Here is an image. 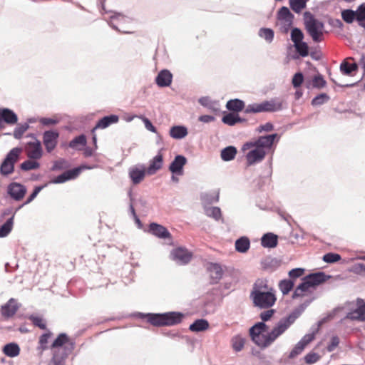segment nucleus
<instances>
[{
    "label": "nucleus",
    "mask_w": 365,
    "mask_h": 365,
    "mask_svg": "<svg viewBox=\"0 0 365 365\" xmlns=\"http://www.w3.org/2000/svg\"><path fill=\"white\" fill-rule=\"evenodd\" d=\"M277 136V134L260 136L257 139L247 142L243 145V150L252 149L246 155L248 166L258 163L264 160L267 150L271 148Z\"/></svg>",
    "instance_id": "1"
},
{
    "label": "nucleus",
    "mask_w": 365,
    "mask_h": 365,
    "mask_svg": "<svg viewBox=\"0 0 365 365\" xmlns=\"http://www.w3.org/2000/svg\"><path fill=\"white\" fill-rule=\"evenodd\" d=\"M327 280V276L323 272L310 274L303 279L301 283L294 290L292 298L302 297L311 294L317 287Z\"/></svg>",
    "instance_id": "2"
},
{
    "label": "nucleus",
    "mask_w": 365,
    "mask_h": 365,
    "mask_svg": "<svg viewBox=\"0 0 365 365\" xmlns=\"http://www.w3.org/2000/svg\"><path fill=\"white\" fill-rule=\"evenodd\" d=\"M184 315L180 312H168L165 314H148V322L153 326H173L180 324Z\"/></svg>",
    "instance_id": "3"
},
{
    "label": "nucleus",
    "mask_w": 365,
    "mask_h": 365,
    "mask_svg": "<svg viewBox=\"0 0 365 365\" xmlns=\"http://www.w3.org/2000/svg\"><path fill=\"white\" fill-rule=\"evenodd\" d=\"M295 317L289 315L285 319H281L273 329L264 336L261 348H266L270 346L280 335H282L294 322Z\"/></svg>",
    "instance_id": "4"
},
{
    "label": "nucleus",
    "mask_w": 365,
    "mask_h": 365,
    "mask_svg": "<svg viewBox=\"0 0 365 365\" xmlns=\"http://www.w3.org/2000/svg\"><path fill=\"white\" fill-rule=\"evenodd\" d=\"M283 101L280 98H272L269 101H265L260 103L250 104L246 107L245 113H256L279 111L283 108Z\"/></svg>",
    "instance_id": "5"
},
{
    "label": "nucleus",
    "mask_w": 365,
    "mask_h": 365,
    "mask_svg": "<svg viewBox=\"0 0 365 365\" xmlns=\"http://www.w3.org/2000/svg\"><path fill=\"white\" fill-rule=\"evenodd\" d=\"M250 297L254 305L261 309H269L277 301L274 289H269V292H265L250 293Z\"/></svg>",
    "instance_id": "6"
},
{
    "label": "nucleus",
    "mask_w": 365,
    "mask_h": 365,
    "mask_svg": "<svg viewBox=\"0 0 365 365\" xmlns=\"http://www.w3.org/2000/svg\"><path fill=\"white\" fill-rule=\"evenodd\" d=\"M341 18L347 24L356 21L358 24L365 29V3L358 6L356 11L344 9L341 11Z\"/></svg>",
    "instance_id": "7"
},
{
    "label": "nucleus",
    "mask_w": 365,
    "mask_h": 365,
    "mask_svg": "<svg viewBox=\"0 0 365 365\" xmlns=\"http://www.w3.org/2000/svg\"><path fill=\"white\" fill-rule=\"evenodd\" d=\"M22 149L20 148H14L9 151L0 166L1 175H8L14 172V164L18 161Z\"/></svg>",
    "instance_id": "8"
},
{
    "label": "nucleus",
    "mask_w": 365,
    "mask_h": 365,
    "mask_svg": "<svg viewBox=\"0 0 365 365\" xmlns=\"http://www.w3.org/2000/svg\"><path fill=\"white\" fill-rule=\"evenodd\" d=\"M324 24L313 17L305 21V28L314 42H321L324 36Z\"/></svg>",
    "instance_id": "9"
},
{
    "label": "nucleus",
    "mask_w": 365,
    "mask_h": 365,
    "mask_svg": "<svg viewBox=\"0 0 365 365\" xmlns=\"http://www.w3.org/2000/svg\"><path fill=\"white\" fill-rule=\"evenodd\" d=\"M26 137L31 139L24 146L26 155L32 160L40 159L43 155V149L40 140L34 134L28 135Z\"/></svg>",
    "instance_id": "10"
},
{
    "label": "nucleus",
    "mask_w": 365,
    "mask_h": 365,
    "mask_svg": "<svg viewBox=\"0 0 365 365\" xmlns=\"http://www.w3.org/2000/svg\"><path fill=\"white\" fill-rule=\"evenodd\" d=\"M59 133L57 130H46L43 133V143L48 153H51L57 146Z\"/></svg>",
    "instance_id": "11"
},
{
    "label": "nucleus",
    "mask_w": 365,
    "mask_h": 365,
    "mask_svg": "<svg viewBox=\"0 0 365 365\" xmlns=\"http://www.w3.org/2000/svg\"><path fill=\"white\" fill-rule=\"evenodd\" d=\"M267 326L263 322L255 324L250 329V335L252 340L259 347L262 344V339L265 335L263 333L267 331Z\"/></svg>",
    "instance_id": "12"
},
{
    "label": "nucleus",
    "mask_w": 365,
    "mask_h": 365,
    "mask_svg": "<svg viewBox=\"0 0 365 365\" xmlns=\"http://www.w3.org/2000/svg\"><path fill=\"white\" fill-rule=\"evenodd\" d=\"M171 256L178 264H186L191 260L192 254L185 248L178 247L172 251Z\"/></svg>",
    "instance_id": "13"
},
{
    "label": "nucleus",
    "mask_w": 365,
    "mask_h": 365,
    "mask_svg": "<svg viewBox=\"0 0 365 365\" xmlns=\"http://www.w3.org/2000/svg\"><path fill=\"white\" fill-rule=\"evenodd\" d=\"M18 121L16 114L9 108H0V129L4 128V123L14 125Z\"/></svg>",
    "instance_id": "14"
},
{
    "label": "nucleus",
    "mask_w": 365,
    "mask_h": 365,
    "mask_svg": "<svg viewBox=\"0 0 365 365\" xmlns=\"http://www.w3.org/2000/svg\"><path fill=\"white\" fill-rule=\"evenodd\" d=\"M346 318L351 320L365 321V302L356 299V308L347 314Z\"/></svg>",
    "instance_id": "15"
},
{
    "label": "nucleus",
    "mask_w": 365,
    "mask_h": 365,
    "mask_svg": "<svg viewBox=\"0 0 365 365\" xmlns=\"http://www.w3.org/2000/svg\"><path fill=\"white\" fill-rule=\"evenodd\" d=\"M314 339L312 335L304 336L292 349L289 352L288 358L290 359L296 358L301 354L304 350L305 347Z\"/></svg>",
    "instance_id": "16"
},
{
    "label": "nucleus",
    "mask_w": 365,
    "mask_h": 365,
    "mask_svg": "<svg viewBox=\"0 0 365 365\" xmlns=\"http://www.w3.org/2000/svg\"><path fill=\"white\" fill-rule=\"evenodd\" d=\"M64 346L68 352H71L74 349V343L71 340L67 334L62 333L53 342L51 347L58 348Z\"/></svg>",
    "instance_id": "17"
},
{
    "label": "nucleus",
    "mask_w": 365,
    "mask_h": 365,
    "mask_svg": "<svg viewBox=\"0 0 365 365\" xmlns=\"http://www.w3.org/2000/svg\"><path fill=\"white\" fill-rule=\"evenodd\" d=\"M19 308V304L14 298L10 299L5 304L1 306V314L6 319L12 317Z\"/></svg>",
    "instance_id": "18"
},
{
    "label": "nucleus",
    "mask_w": 365,
    "mask_h": 365,
    "mask_svg": "<svg viewBox=\"0 0 365 365\" xmlns=\"http://www.w3.org/2000/svg\"><path fill=\"white\" fill-rule=\"evenodd\" d=\"M26 192L25 187L17 182L10 184L8 187L9 194L16 200H21L24 197Z\"/></svg>",
    "instance_id": "19"
},
{
    "label": "nucleus",
    "mask_w": 365,
    "mask_h": 365,
    "mask_svg": "<svg viewBox=\"0 0 365 365\" xmlns=\"http://www.w3.org/2000/svg\"><path fill=\"white\" fill-rule=\"evenodd\" d=\"M187 160L182 155H177L171 163L169 170L175 175H182L183 174V167L186 164Z\"/></svg>",
    "instance_id": "20"
},
{
    "label": "nucleus",
    "mask_w": 365,
    "mask_h": 365,
    "mask_svg": "<svg viewBox=\"0 0 365 365\" xmlns=\"http://www.w3.org/2000/svg\"><path fill=\"white\" fill-rule=\"evenodd\" d=\"M163 163V155L161 152L155 156L150 161L147 168V174L149 175H154L158 170L162 168Z\"/></svg>",
    "instance_id": "21"
},
{
    "label": "nucleus",
    "mask_w": 365,
    "mask_h": 365,
    "mask_svg": "<svg viewBox=\"0 0 365 365\" xmlns=\"http://www.w3.org/2000/svg\"><path fill=\"white\" fill-rule=\"evenodd\" d=\"M81 171V168H76L72 170H67L57 176L53 180V183H63L67 180L74 179L78 176Z\"/></svg>",
    "instance_id": "22"
},
{
    "label": "nucleus",
    "mask_w": 365,
    "mask_h": 365,
    "mask_svg": "<svg viewBox=\"0 0 365 365\" xmlns=\"http://www.w3.org/2000/svg\"><path fill=\"white\" fill-rule=\"evenodd\" d=\"M149 231L153 235L159 238L167 239L171 237V235L169 231L163 225L157 223H151L149 225Z\"/></svg>",
    "instance_id": "23"
},
{
    "label": "nucleus",
    "mask_w": 365,
    "mask_h": 365,
    "mask_svg": "<svg viewBox=\"0 0 365 365\" xmlns=\"http://www.w3.org/2000/svg\"><path fill=\"white\" fill-rule=\"evenodd\" d=\"M207 269L212 279V283H217L222 277L223 270L221 266L217 263H210Z\"/></svg>",
    "instance_id": "24"
},
{
    "label": "nucleus",
    "mask_w": 365,
    "mask_h": 365,
    "mask_svg": "<svg viewBox=\"0 0 365 365\" xmlns=\"http://www.w3.org/2000/svg\"><path fill=\"white\" fill-rule=\"evenodd\" d=\"M119 120V117L117 115H110L105 116L100 119L96 123V126L92 130V133H94L96 129H104L111 124L116 123Z\"/></svg>",
    "instance_id": "25"
},
{
    "label": "nucleus",
    "mask_w": 365,
    "mask_h": 365,
    "mask_svg": "<svg viewBox=\"0 0 365 365\" xmlns=\"http://www.w3.org/2000/svg\"><path fill=\"white\" fill-rule=\"evenodd\" d=\"M172 78V73L168 70L165 69L158 73L155 82L160 87H166L171 84Z\"/></svg>",
    "instance_id": "26"
},
{
    "label": "nucleus",
    "mask_w": 365,
    "mask_h": 365,
    "mask_svg": "<svg viewBox=\"0 0 365 365\" xmlns=\"http://www.w3.org/2000/svg\"><path fill=\"white\" fill-rule=\"evenodd\" d=\"M147 174V170L144 168H139L134 167L130 168L129 171V176L133 184L137 185L142 182Z\"/></svg>",
    "instance_id": "27"
},
{
    "label": "nucleus",
    "mask_w": 365,
    "mask_h": 365,
    "mask_svg": "<svg viewBox=\"0 0 365 365\" xmlns=\"http://www.w3.org/2000/svg\"><path fill=\"white\" fill-rule=\"evenodd\" d=\"M277 235L272 232L264 234L261 239V244L264 247L274 248L277 247Z\"/></svg>",
    "instance_id": "28"
},
{
    "label": "nucleus",
    "mask_w": 365,
    "mask_h": 365,
    "mask_svg": "<svg viewBox=\"0 0 365 365\" xmlns=\"http://www.w3.org/2000/svg\"><path fill=\"white\" fill-rule=\"evenodd\" d=\"M269 289H274L269 287L266 279H258L254 284L251 293H257V292H269Z\"/></svg>",
    "instance_id": "29"
},
{
    "label": "nucleus",
    "mask_w": 365,
    "mask_h": 365,
    "mask_svg": "<svg viewBox=\"0 0 365 365\" xmlns=\"http://www.w3.org/2000/svg\"><path fill=\"white\" fill-rule=\"evenodd\" d=\"M209 328V322L206 319H200L195 320L190 326V330L195 332L203 331Z\"/></svg>",
    "instance_id": "30"
},
{
    "label": "nucleus",
    "mask_w": 365,
    "mask_h": 365,
    "mask_svg": "<svg viewBox=\"0 0 365 365\" xmlns=\"http://www.w3.org/2000/svg\"><path fill=\"white\" fill-rule=\"evenodd\" d=\"M226 108L231 111L240 112L245 108V103L240 99H232L227 101Z\"/></svg>",
    "instance_id": "31"
},
{
    "label": "nucleus",
    "mask_w": 365,
    "mask_h": 365,
    "mask_svg": "<svg viewBox=\"0 0 365 365\" xmlns=\"http://www.w3.org/2000/svg\"><path fill=\"white\" fill-rule=\"evenodd\" d=\"M170 135L175 139H181L187 135V130L183 126H173L170 130Z\"/></svg>",
    "instance_id": "32"
},
{
    "label": "nucleus",
    "mask_w": 365,
    "mask_h": 365,
    "mask_svg": "<svg viewBox=\"0 0 365 365\" xmlns=\"http://www.w3.org/2000/svg\"><path fill=\"white\" fill-rule=\"evenodd\" d=\"M3 351L9 357H15L19 354L20 348L18 344L10 343L4 346Z\"/></svg>",
    "instance_id": "33"
},
{
    "label": "nucleus",
    "mask_w": 365,
    "mask_h": 365,
    "mask_svg": "<svg viewBox=\"0 0 365 365\" xmlns=\"http://www.w3.org/2000/svg\"><path fill=\"white\" fill-rule=\"evenodd\" d=\"M250 245V240L246 237H242L235 242V249L239 252H246L249 250Z\"/></svg>",
    "instance_id": "34"
},
{
    "label": "nucleus",
    "mask_w": 365,
    "mask_h": 365,
    "mask_svg": "<svg viewBox=\"0 0 365 365\" xmlns=\"http://www.w3.org/2000/svg\"><path fill=\"white\" fill-rule=\"evenodd\" d=\"M237 149L233 146H228L221 151V158L225 161H230L235 158Z\"/></svg>",
    "instance_id": "35"
},
{
    "label": "nucleus",
    "mask_w": 365,
    "mask_h": 365,
    "mask_svg": "<svg viewBox=\"0 0 365 365\" xmlns=\"http://www.w3.org/2000/svg\"><path fill=\"white\" fill-rule=\"evenodd\" d=\"M245 344V339L240 335L235 336L231 339L232 349L238 352L242 350Z\"/></svg>",
    "instance_id": "36"
},
{
    "label": "nucleus",
    "mask_w": 365,
    "mask_h": 365,
    "mask_svg": "<svg viewBox=\"0 0 365 365\" xmlns=\"http://www.w3.org/2000/svg\"><path fill=\"white\" fill-rule=\"evenodd\" d=\"M358 66L356 63H349L346 61H343L340 65L341 71L346 75L351 76L354 71L357 70Z\"/></svg>",
    "instance_id": "37"
},
{
    "label": "nucleus",
    "mask_w": 365,
    "mask_h": 365,
    "mask_svg": "<svg viewBox=\"0 0 365 365\" xmlns=\"http://www.w3.org/2000/svg\"><path fill=\"white\" fill-rule=\"evenodd\" d=\"M86 138L84 135H80L75 138H73L70 143H69V147L80 150L79 146H85L86 145Z\"/></svg>",
    "instance_id": "38"
},
{
    "label": "nucleus",
    "mask_w": 365,
    "mask_h": 365,
    "mask_svg": "<svg viewBox=\"0 0 365 365\" xmlns=\"http://www.w3.org/2000/svg\"><path fill=\"white\" fill-rule=\"evenodd\" d=\"M294 283L291 279L280 281L279 287L284 295L287 294L294 287Z\"/></svg>",
    "instance_id": "39"
},
{
    "label": "nucleus",
    "mask_w": 365,
    "mask_h": 365,
    "mask_svg": "<svg viewBox=\"0 0 365 365\" xmlns=\"http://www.w3.org/2000/svg\"><path fill=\"white\" fill-rule=\"evenodd\" d=\"M222 122L229 125H234L242 120L237 114L228 113L222 117Z\"/></svg>",
    "instance_id": "40"
},
{
    "label": "nucleus",
    "mask_w": 365,
    "mask_h": 365,
    "mask_svg": "<svg viewBox=\"0 0 365 365\" xmlns=\"http://www.w3.org/2000/svg\"><path fill=\"white\" fill-rule=\"evenodd\" d=\"M29 319L34 326L38 327L42 330L46 329V321L41 317L31 315Z\"/></svg>",
    "instance_id": "41"
},
{
    "label": "nucleus",
    "mask_w": 365,
    "mask_h": 365,
    "mask_svg": "<svg viewBox=\"0 0 365 365\" xmlns=\"http://www.w3.org/2000/svg\"><path fill=\"white\" fill-rule=\"evenodd\" d=\"M39 166L40 164L32 159L25 160L21 164V168L26 171L38 169Z\"/></svg>",
    "instance_id": "42"
},
{
    "label": "nucleus",
    "mask_w": 365,
    "mask_h": 365,
    "mask_svg": "<svg viewBox=\"0 0 365 365\" xmlns=\"http://www.w3.org/2000/svg\"><path fill=\"white\" fill-rule=\"evenodd\" d=\"M13 226V217L9 219L1 227H0V237H6L12 229Z\"/></svg>",
    "instance_id": "43"
},
{
    "label": "nucleus",
    "mask_w": 365,
    "mask_h": 365,
    "mask_svg": "<svg viewBox=\"0 0 365 365\" xmlns=\"http://www.w3.org/2000/svg\"><path fill=\"white\" fill-rule=\"evenodd\" d=\"M294 47L301 56L305 57L308 56L309 47L307 43L303 41L297 43V44H294Z\"/></svg>",
    "instance_id": "44"
},
{
    "label": "nucleus",
    "mask_w": 365,
    "mask_h": 365,
    "mask_svg": "<svg viewBox=\"0 0 365 365\" xmlns=\"http://www.w3.org/2000/svg\"><path fill=\"white\" fill-rule=\"evenodd\" d=\"M304 38V34L302 31L297 28H294L291 31V39L294 44L302 42Z\"/></svg>",
    "instance_id": "45"
},
{
    "label": "nucleus",
    "mask_w": 365,
    "mask_h": 365,
    "mask_svg": "<svg viewBox=\"0 0 365 365\" xmlns=\"http://www.w3.org/2000/svg\"><path fill=\"white\" fill-rule=\"evenodd\" d=\"M259 36L267 41L271 42L274 38V31L271 29L262 28L259 31Z\"/></svg>",
    "instance_id": "46"
},
{
    "label": "nucleus",
    "mask_w": 365,
    "mask_h": 365,
    "mask_svg": "<svg viewBox=\"0 0 365 365\" xmlns=\"http://www.w3.org/2000/svg\"><path fill=\"white\" fill-rule=\"evenodd\" d=\"M70 167V163L65 159H60L54 162L52 167L53 170H66Z\"/></svg>",
    "instance_id": "47"
},
{
    "label": "nucleus",
    "mask_w": 365,
    "mask_h": 365,
    "mask_svg": "<svg viewBox=\"0 0 365 365\" xmlns=\"http://www.w3.org/2000/svg\"><path fill=\"white\" fill-rule=\"evenodd\" d=\"M350 271L355 274L365 277V264L356 263L351 267Z\"/></svg>",
    "instance_id": "48"
},
{
    "label": "nucleus",
    "mask_w": 365,
    "mask_h": 365,
    "mask_svg": "<svg viewBox=\"0 0 365 365\" xmlns=\"http://www.w3.org/2000/svg\"><path fill=\"white\" fill-rule=\"evenodd\" d=\"M341 259V255L337 253L329 252L323 256V260L327 263H334Z\"/></svg>",
    "instance_id": "49"
},
{
    "label": "nucleus",
    "mask_w": 365,
    "mask_h": 365,
    "mask_svg": "<svg viewBox=\"0 0 365 365\" xmlns=\"http://www.w3.org/2000/svg\"><path fill=\"white\" fill-rule=\"evenodd\" d=\"M68 353H66L64 355H63L56 352L53 356L51 363L53 365H65V359Z\"/></svg>",
    "instance_id": "50"
},
{
    "label": "nucleus",
    "mask_w": 365,
    "mask_h": 365,
    "mask_svg": "<svg viewBox=\"0 0 365 365\" xmlns=\"http://www.w3.org/2000/svg\"><path fill=\"white\" fill-rule=\"evenodd\" d=\"M28 128L29 125L27 123L17 126L14 130V137L16 139H21Z\"/></svg>",
    "instance_id": "51"
},
{
    "label": "nucleus",
    "mask_w": 365,
    "mask_h": 365,
    "mask_svg": "<svg viewBox=\"0 0 365 365\" xmlns=\"http://www.w3.org/2000/svg\"><path fill=\"white\" fill-rule=\"evenodd\" d=\"M312 85L314 88H322L326 86V81L323 76L319 74L313 78Z\"/></svg>",
    "instance_id": "52"
},
{
    "label": "nucleus",
    "mask_w": 365,
    "mask_h": 365,
    "mask_svg": "<svg viewBox=\"0 0 365 365\" xmlns=\"http://www.w3.org/2000/svg\"><path fill=\"white\" fill-rule=\"evenodd\" d=\"M319 359H320V356L318 354L314 353V352L308 353L304 356L305 363L307 364H312L316 363L317 361L319 360Z\"/></svg>",
    "instance_id": "53"
},
{
    "label": "nucleus",
    "mask_w": 365,
    "mask_h": 365,
    "mask_svg": "<svg viewBox=\"0 0 365 365\" xmlns=\"http://www.w3.org/2000/svg\"><path fill=\"white\" fill-rule=\"evenodd\" d=\"M307 1H290L292 9L296 13H300L306 7Z\"/></svg>",
    "instance_id": "54"
},
{
    "label": "nucleus",
    "mask_w": 365,
    "mask_h": 365,
    "mask_svg": "<svg viewBox=\"0 0 365 365\" xmlns=\"http://www.w3.org/2000/svg\"><path fill=\"white\" fill-rule=\"evenodd\" d=\"M304 81V76L302 73L299 72L294 75L292 83L294 88L299 87Z\"/></svg>",
    "instance_id": "55"
},
{
    "label": "nucleus",
    "mask_w": 365,
    "mask_h": 365,
    "mask_svg": "<svg viewBox=\"0 0 365 365\" xmlns=\"http://www.w3.org/2000/svg\"><path fill=\"white\" fill-rule=\"evenodd\" d=\"M329 99V97L325 93H322L316 96L312 101V105L313 106H319L323 104L325 101Z\"/></svg>",
    "instance_id": "56"
},
{
    "label": "nucleus",
    "mask_w": 365,
    "mask_h": 365,
    "mask_svg": "<svg viewBox=\"0 0 365 365\" xmlns=\"http://www.w3.org/2000/svg\"><path fill=\"white\" fill-rule=\"evenodd\" d=\"M207 215L212 217L215 220L221 217V210L219 207H213L207 210Z\"/></svg>",
    "instance_id": "57"
},
{
    "label": "nucleus",
    "mask_w": 365,
    "mask_h": 365,
    "mask_svg": "<svg viewBox=\"0 0 365 365\" xmlns=\"http://www.w3.org/2000/svg\"><path fill=\"white\" fill-rule=\"evenodd\" d=\"M304 273V269L302 268L292 269L289 272V276L292 279H297L302 277Z\"/></svg>",
    "instance_id": "58"
},
{
    "label": "nucleus",
    "mask_w": 365,
    "mask_h": 365,
    "mask_svg": "<svg viewBox=\"0 0 365 365\" xmlns=\"http://www.w3.org/2000/svg\"><path fill=\"white\" fill-rule=\"evenodd\" d=\"M339 339L338 336H332L331 339L330 344L327 346V351L329 352L333 351L339 345Z\"/></svg>",
    "instance_id": "59"
},
{
    "label": "nucleus",
    "mask_w": 365,
    "mask_h": 365,
    "mask_svg": "<svg viewBox=\"0 0 365 365\" xmlns=\"http://www.w3.org/2000/svg\"><path fill=\"white\" fill-rule=\"evenodd\" d=\"M51 336V333L50 331H48L47 333H45L40 336L38 343L43 349H45L46 347L48 340Z\"/></svg>",
    "instance_id": "60"
},
{
    "label": "nucleus",
    "mask_w": 365,
    "mask_h": 365,
    "mask_svg": "<svg viewBox=\"0 0 365 365\" xmlns=\"http://www.w3.org/2000/svg\"><path fill=\"white\" fill-rule=\"evenodd\" d=\"M274 309H267L266 311L262 312L259 317L263 322H267L271 319V317L274 315Z\"/></svg>",
    "instance_id": "61"
},
{
    "label": "nucleus",
    "mask_w": 365,
    "mask_h": 365,
    "mask_svg": "<svg viewBox=\"0 0 365 365\" xmlns=\"http://www.w3.org/2000/svg\"><path fill=\"white\" fill-rule=\"evenodd\" d=\"M140 118L142 119L143 122L144 123L145 127L146 128L147 130L153 133L157 132L155 127L152 124L149 119H148L145 116H140Z\"/></svg>",
    "instance_id": "62"
},
{
    "label": "nucleus",
    "mask_w": 365,
    "mask_h": 365,
    "mask_svg": "<svg viewBox=\"0 0 365 365\" xmlns=\"http://www.w3.org/2000/svg\"><path fill=\"white\" fill-rule=\"evenodd\" d=\"M39 122L43 125H53L57 124L58 121L54 118H41Z\"/></svg>",
    "instance_id": "63"
},
{
    "label": "nucleus",
    "mask_w": 365,
    "mask_h": 365,
    "mask_svg": "<svg viewBox=\"0 0 365 365\" xmlns=\"http://www.w3.org/2000/svg\"><path fill=\"white\" fill-rule=\"evenodd\" d=\"M42 187H36L34 192L30 195L28 197L26 204L30 203L38 194V192L41 190Z\"/></svg>",
    "instance_id": "64"
}]
</instances>
